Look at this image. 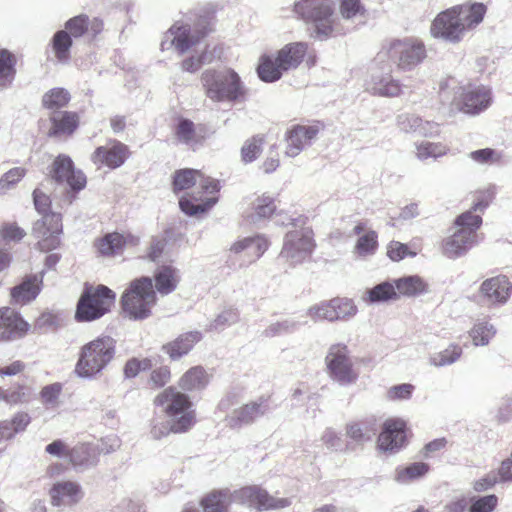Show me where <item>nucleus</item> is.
<instances>
[{"label":"nucleus","mask_w":512,"mask_h":512,"mask_svg":"<svg viewBox=\"0 0 512 512\" xmlns=\"http://www.w3.org/2000/svg\"><path fill=\"white\" fill-rule=\"evenodd\" d=\"M485 14L483 3L455 5L436 15L430 25V34L434 39L458 44L483 21Z\"/></svg>","instance_id":"nucleus-1"},{"label":"nucleus","mask_w":512,"mask_h":512,"mask_svg":"<svg viewBox=\"0 0 512 512\" xmlns=\"http://www.w3.org/2000/svg\"><path fill=\"white\" fill-rule=\"evenodd\" d=\"M198 184L197 195L183 196L179 200L180 209L189 216H195L199 213L208 211L217 202L216 197L203 199V194H215L219 191V182L203 176L198 170L183 169L176 171L173 179V188L175 192L189 189Z\"/></svg>","instance_id":"nucleus-2"},{"label":"nucleus","mask_w":512,"mask_h":512,"mask_svg":"<svg viewBox=\"0 0 512 512\" xmlns=\"http://www.w3.org/2000/svg\"><path fill=\"white\" fill-rule=\"evenodd\" d=\"M293 11L316 40H327L338 32L332 0H299L295 2Z\"/></svg>","instance_id":"nucleus-3"},{"label":"nucleus","mask_w":512,"mask_h":512,"mask_svg":"<svg viewBox=\"0 0 512 512\" xmlns=\"http://www.w3.org/2000/svg\"><path fill=\"white\" fill-rule=\"evenodd\" d=\"M205 95L213 102L239 103L247 90L237 72L231 68L206 69L201 74Z\"/></svg>","instance_id":"nucleus-4"},{"label":"nucleus","mask_w":512,"mask_h":512,"mask_svg":"<svg viewBox=\"0 0 512 512\" xmlns=\"http://www.w3.org/2000/svg\"><path fill=\"white\" fill-rule=\"evenodd\" d=\"M426 57L425 44L420 39L406 37L383 42L377 53V63L388 62L398 71L410 72L423 63Z\"/></svg>","instance_id":"nucleus-5"},{"label":"nucleus","mask_w":512,"mask_h":512,"mask_svg":"<svg viewBox=\"0 0 512 512\" xmlns=\"http://www.w3.org/2000/svg\"><path fill=\"white\" fill-rule=\"evenodd\" d=\"M116 342L112 337H98L85 345L79 352L74 373L81 379H95L114 359Z\"/></svg>","instance_id":"nucleus-6"},{"label":"nucleus","mask_w":512,"mask_h":512,"mask_svg":"<svg viewBox=\"0 0 512 512\" xmlns=\"http://www.w3.org/2000/svg\"><path fill=\"white\" fill-rule=\"evenodd\" d=\"M307 48L304 42L289 43L277 52L276 58L269 55L262 56L257 68L258 76L264 82L279 80L284 72L300 65Z\"/></svg>","instance_id":"nucleus-7"},{"label":"nucleus","mask_w":512,"mask_h":512,"mask_svg":"<svg viewBox=\"0 0 512 512\" xmlns=\"http://www.w3.org/2000/svg\"><path fill=\"white\" fill-rule=\"evenodd\" d=\"M33 198L35 208L43 214L42 219L35 222L33 233L38 238V245L42 251L53 250L60 244L61 216L56 213H47L50 205L49 198L38 189L34 190Z\"/></svg>","instance_id":"nucleus-8"},{"label":"nucleus","mask_w":512,"mask_h":512,"mask_svg":"<svg viewBox=\"0 0 512 512\" xmlns=\"http://www.w3.org/2000/svg\"><path fill=\"white\" fill-rule=\"evenodd\" d=\"M154 404L162 407L165 414L174 421L177 432L188 431L195 423V412L189 397L174 387H168L159 393Z\"/></svg>","instance_id":"nucleus-9"},{"label":"nucleus","mask_w":512,"mask_h":512,"mask_svg":"<svg viewBox=\"0 0 512 512\" xmlns=\"http://www.w3.org/2000/svg\"><path fill=\"white\" fill-rule=\"evenodd\" d=\"M481 223V217L471 211L457 217L455 221L457 230L444 241V255L455 259L465 254L477 242L476 230Z\"/></svg>","instance_id":"nucleus-10"},{"label":"nucleus","mask_w":512,"mask_h":512,"mask_svg":"<svg viewBox=\"0 0 512 512\" xmlns=\"http://www.w3.org/2000/svg\"><path fill=\"white\" fill-rule=\"evenodd\" d=\"M155 301L156 294L149 277L132 281L121 299L123 310L133 319L147 318Z\"/></svg>","instance_id":"nucleus-11"},{"label":"nucleus","mask_w":512,"mask_h":512,"mask_svg":"<svg viewBox=\"0 0 512 512\" xmlns=\"http://www.w3.org/2000/svg\"><path fill=\"white\" fill-rule=\"evenodd\" d=\"M115 297V293L107 286L86 285L77 304V320L93 321L101 318L110 310Z\"/></svg>","instance_id":"nucleus-12"},{"label":"nucleus","mask_w":512,"mask_h":512,"mask_svg":"<svg viewBox=\"0 0 512 512\" xmlns=\"http://www.w3.org/2000/svg\"><path fill=\"white\" fill-rule=\"evenodd\" d=\"M329 377L341 386L354 384L358 379V372L354 369L349 356L348 347L344 344L330 346L325 357Z\"/></svg>","instance_id":"nucleus-13"},{"label":"nucleus","mask_w":512,"mask_h":512,"mask_svg":"<svg viewBox=\"0 0 512 512\" xmlns=\"http://www.w3.org/2000/svg\"><path fill=\"white\" fill-rule=\"evenodd\" d=\"M403 85L392 76V65L388 62L377 63V56L365 80V90L373 96L398 97L402 94Z\"/></svg>","instance_id":"nucleus-14"},{"label":"nucleus","mask_w":512,"mask_h":512,"mask_svg":"<svg viewBox=\"0 0 512 512\" xmlns=\"http://www.w3.org/2000/svg\"><path fill=\"white\" fill-rule=\"evenodd\" d=\"M314 247L313 232L310 228L294 229L284 236L280 257L295 266L308 259Z\"/></svg>","instance_id":"nucleus-15"},{"label":"nucleus","mask_w":512,"mask_h":512,"mask_svg":"<svg viewBox=\"0 0 512 512\" xmlns=\"http://www.w3.org/2000/svg\"><path fill=\"white\" fill-rule=\"evenodd\" d=\"M232 504L258 511L284 508L290 505L287 498H275L257 485L244 486L231 490Z\"/></svg>","instance_id":"nucleus-16"},{"label":"nucleus","mask_w":512,"mask_h":512,"mask_svg":"<svg viewBox=\"0 0 512 512\" xmlns=\"http://www.w3.org/2000/svg\"><path fill=\"white\" fill-rule=\"evenodd\" d=\"M460 111L476 115L486 110L492 103L490 88L484 85L460 87L455 98Z\"/></svg>","instance_id":"nucleus-17"},{"label":"nucleus","mask_w":512,"mask_h":512,"mask_svg":"<svg viewBox=\"0 0 512 512\" xmlns=\"http://www.w3.org/2000/svg\"><path fill=\"white\" fill-rule=\"evenodd\" d=\"M52 178L59 184H66L74 191H80L86 186V176L81 170H76L72 159L64 154L58 155L53 162Z\"/></svg>","instance_id":"nucleus-18"},{"label":"nucleus","mask_w":512,"mask_h":512,"mask_svg":"<svg viewBox=\"0 0 512 512\" xmlns=\"http://www.w3.org/2000/svg\"><path fill=\"white\" fill-rule=\"evenodd\" d=\"M204 34L193 33L188 25L174 24L164 35L161 42V49L174 47L179 54H184L191 47L198 44Z\"/></svg>","instance_id":"nucleus-19"},{"label":"nucleus","mask_w":512,"mask_h":512,"mask_svg":"<svg viewBox=\"0 0 512 512\" xmlns=\"http://www.w3.org/2000/svg\"><path fill=\"white\" fill-rule=\"evenodd\" d=\"M405 423L400 419L385 421L383 430L378 437V447L383 452L396 453L405 444Z\"/></svg>","instance_id":"nucleus-20"},{"label":"nucleus","mask_w":512,"mask_h":512,"mask_svg":"<svg viewBox=\"0 0 512 512\" xmlns=\"http://www.w3.org/2000/svg\"><path fill=\"white\" fill-rule=\"evenodd\" d=\"M83 491L75 481H57L49 490L51 504L55 507H70L83 498Z\"/></svg>","instance_id":"nucleus-21"},{"label":"nucleus","mask_w":512,"mask_h":512,"mask_svg":"<svg viewBox=\"0 0 512 512\" xmlns=\"http://www.w3.org/2000/svg\"><path fill=\"white\" fill-rule=\"evenodd\" d=\"M269 411L267 399L259 398L256 401L245 404L226 417L227 425L231 428H239L249 425Z\"/></svg>","instance_id":"nucleus-22"},{"label":"nucleus","mask_w":512,"mask_h":512,"mask_svg":"<svg viewBox=\"0 0 512 512\" xmlns=\"http://www.w3.org/2000/svg\"><path fill=\"white\" fill-rule=\"evenodd\" d=\"M319 133L317 126L295 125L286 133V150L288 157H296L309 146Z\"/></svg>","instance_id":"nucleus-23"},{"label":"nucleus","mask_w":512,"mask_h":512,"mask_svg":"<svg viewBox=\"0 0 512 512\" xmlns=\"http://www.w3.org/2000/svg\"><path fill=\"white\" fill-rule=\"evenodd\" d=\"M512 284L506 276H496L485 280L480 286L481 294L492 304H504L508 301Z\"/></svg>","instance_id":"nucleus-24"},{"label":"nucleus","mask_w":512,"mask_h":512,"mask_svg":"<svg viewBox=\"0 0 512 512\" xmlns=\"http://www.w3.org/2000/svg\"><path fill=\"white\" fill-rule=\"evenodd\" d=\"M128 147L121 142H113L110 146L98 147L92 155L95 164H104L109 168H118L126 160Z\"/></svg>","instance_id":"nucleus-25"},{"label":"nucleus","mask_w":512,"mask_h":512,"mask_svg":"<svg viewBox=\"0 0 512 512\" xmlns=\"http://www.w3.org/2000/svg\"><path fill=\"white\" fill-rule=\"evenodd\" d=\"M29 324L10 308L0 309V340H10L27 332Z\"/></svg>","instance_id":"nucleus-26"},{"label":"nucleus","mask_w":512,"mask_h":512,"mask_svg":"<svg viewBox=\"0 0 512 512\" xmlns=\"http://www.w3.org/2000/svg\"><path fill=\"white\" fill-rule=\"evenodd\" d=\"M202 339V333L199 331H190L178 336L162 346V350L169 355L171 360H178L189 353L194 345Z\"/></svg>","instance_id":"nucleus-27"},{"label":"nucleus","mask_w":512,"mask_h":512,"mask_svg":"<svg viewBox=\"0 0 512 512\" xmlns=\"http://www.w3.org/2000/svg\"><path fill=\"white\" fill-rule=\"evenodd\" d=\"M69 460L73 466L87 469L97 465L99 461V451L95 444L81 443L71 448Z\"/></svg>","instance_id":"nucleus-28"},{"label":"nucleus","mask_w":512,"mask_h":512,"mask_svg":"<svg viewBox=\"0 0 512 512\" xmlns=\"http://www.w3.org/2000/svg\"><path fill=\"white\" fill-rule=\"evenodd\" d=\"M154 278L155 287L162 295L172 293L180 281L178 269L170 264L159 266L155 272Z\"/></svg>","instance_id":"nucleus-29"},{"label":"nucleus","mask_w":512,"mask_h":512,"mask_svg":"<svg viewBox=\"0 0 512 512\" xmlns=\"http://www.w3.org/2000/svg\"><path fill=\"white\" fill-rule=\"evenodd\" d=\"M42 279L37 275L26 277L21 284L11 290V297L14 303L26 304L34 300L40 292Z\"/></svg>","instance_id":"nucleus-30"},{"label":"nucleus","mask_w":512,"mask_h":512,"mask_svg":"<svg viewBox=\"0 0 512 512\" xmlns=\"http://www.w3.org/2000/svg\"><path fill=\"white\" fill-rule=\"evenodd\" d=\"M50 120L52 127L49 136L71 135L78 127L79 119L74 112H54Z\"/></svg>","instance_id":"nucleus-31"},{"label":"nucleus","mask_w":512,"mask_h":512,"mask_svg":"<svg viewBox=\"0 0 512 512\" xmlns=\"http://www.w3.org/2000/svg\"><path fill=\"white\" fill-rule=\"evenodd\" d=\"M231 490L221 489L213 491L202 499L201 505L204 512H227L232 505Z\"/></svg>","instance_id":"nucleus-32"},{"label":"nucleus","mask_w":512,"mask_h":512,"mask_svg":"<svg viewBox=\"0 0 512 512\" xmlns=\"http://www.w3.org/2000/svg\"><path fill=\"white\" fill-rule=\"evenodd\" d=\"M463 355V348L457 343H450L445 349L430 354L428 363L435 368H442L458 362Z\"/></svg>","instance_id":"nucleus-33"},{"label":"nucleus","mask_w":512,"mask_h":512,"mask_svg":"<svg viewBox=\"0 0 512 512\" xmlns=\"http://www.w3.org/2000/svg\"><path fill=\"white\" fill-rule=\"evenodd\" d=\"M496 333L494 325L485 319L476 320L468 332L474 346H487Z\"/></svg>","instance_id":"nucleus-34"},{"label":"nucleus","mask_w":512,"mask_h":512,"mask_svg":"<svg viewBox=\"0 0 512 512\" xmlns=\"http://www.w3.org/2000/svg\"><path fill=\"white\" fill-rule=\"evenodd\" d=\"M208 375L203 367L190 368L180 379L179 386L183 390L193 391L203 389L208 384Z\"/></svg>","instance_id":"nucleus-35"},{"label":"nucleus","mask_w":512,"mask_h":512,"mask_svg":"<svg viewBox=\"0 0 512 512\" xmlns=\"http://www.w3.org/2000/svg\"><path fill=\"white\" fill-rule=\"evenodd\" d=\"M378 248V235L374 230H368L358 237L353 254L358 258H367L376 253Z\"/></svg>","instance_id":"nucleus-36"},{"label":"nucleus","mask_w":512,"mask_h":512,"mask_svg":"<svg viewBox=\"0 0 512 512\" xmlns=\"http://www.w3.org/2000/svg\"><path fill=\"white\" fill-rule=\"evenodd\" d=\"M174 134L179 143L190 147L201 142V138L196 133L195 124L189 119H179Z\"/></svg>","instance_id":"nucleus-37"},{"label":"nucleus","mask_w":512,"mask_h":512,"mask_svg":"<svg viewBox=\"0 0 512 512\" xmlns=\"http://www.w3.org/2000/svg\"><path fill=\"white\" fill-rule=\"evenodd\" d=\"M429 471V465L424 462H415L406 467L395 470L394 479L400 484H408L423 477Z\"/></svg>","instance_id":"nucleus-38"},{"label":"nucleus","mask_w":512,"mask_h":512,"mask_svg":"<svg viewBox=\"0 0 512 512\" xmlns=\"http://www.w3.org/2000/svg\"><path fill=\"white\" fill-rule=\"evenodd\" d=\"M415 156L420 161L437 159L446 155L449 147L441 142L421 141L415 144Z\"/></svg>","instance_id":"nucleus-39"},{"label":"nucleus","mask_w":512,"mask_h":512,"mask_svg":"<svg viewBox=\"0 0 512 512\" xmlns=\"http://www.w3.org/2000/svg\"><path fill=\"white\" fill-rule=\"evenodd\" d=\"M396 291L404 296H416L426 289V284L419 276H407L395 281Z\"/></svg>","instance_id":"nucleus-40"},{"label":"nucleus","mask_w":512,"mask_h":512,"mask_svg":"<svg viewBox=\"0 0 512 512\" xmlns=\"http://www.w3.org/2000/svg\"><path fill=\"white\" fill-rule=\"evenodd\" d=\"M128 239L117 232L109 233L99 240L97 247L99 252L104 256H111L119 253Z\"/></svg>","instance_id":"nucleus-41"},{"label":"nucleus","mask_w":512,"mask_h":512,"mask_svg":"<svg viewBox=\"0 0 512 512\" xmlns=\"http://www.w3.org/2000/svg\"><path fill=\"white\" fill-rule=\"evenodd\" d=\"M333 322L348 321L357 314V306L348 298H333Z\"/></svg>","instance_id":"nucleus-42"},{"label":"nucleus","mask_w":512,"mask_h":512,"mask_svg":"<svg viewBox=\"0 0 512 512\" xmlns=\"http://www.w3.org/2000/svg\"><path fill=\"white\" fill-rule=\"evenodd\" d=\"M276 210L274 199L270 196H260L253 202V212L249 215L252 222L270 217Z\"/></svg>","instance_id":"nucleus-43"},{"label":"nucleus","mask_w":512,"mask_h":512,"mask_svg":"<svg viewBox=\"0 0 512 512\" xmlns=\"http://www.w3.org/2000/svg\"><path fill=\"white\" fill-rule=\"evenodd\" d=\"M368 300L372 303L385 302L397 299L398 293L395 284L385 281L367 290Z\"/></svg>","instance_id":"nucleus-44"},{"label":"nucleus","mask_w":512,"mask_h":512,"mask_svg":"<svg viewBox=\"0 0 512 512\" xmlns=\"http://www.w3.org/2000/svg\"><path fill=\"white\" fill-rule=\"evenodd\" d=\"M333 299L321 301L319 303L311 305L307 311L306 315L313 321V322H320V321H328L333 322Z\"/></svg>","instance_id":"nucleus-45"},{"label":"nucleus","mask_w":512,"mask_h":512,"mask_svg":"<svg viewBox=\"0 0 512 512\" xmlns=\"http://www.w3.org/2000/svg\"><path fill=\"white\" fill-rule=\"evenodd\" d=\"M300 326V323L292 318H286L274 323H271L262 332L263 336L273 338L284 334L295 332Z\"/></svg>","instance_id":"nucleus-46"},{"label":"nucleus","mask_w":512,"mask_h":512,"mask_svg":"<svg viewBox=\"0 0 512 512\" xmlns=\"http://www.w3.org/2000/svg\"><path fill=\"white\" fill-rule=\"evenodd\" d=\"M14 58L7 50L0 51V87L4 88L10 85L14 79Z\"/></svg>","instance_id":"nucleus-47"},{"label":"nucleus","mask_w":512,"mask_h":512,"mask_svg":"<svg viewBox=\"0 0 512 512\" xmlns=\"http://www.w3.org/2000/svg\"><path fill=\"white\" fill-rule=\"evenodd\" d=\"M264 137L255 135L247 139L241 148V160L245 163H251L258 158L262 152Z\"/></svg>","instance_id":"nucleus-48"},{"label":"nucleus","mask_w":512,"mask_h":512,"mask_svg":"<svg viewBox=\"0 0 512 512\" xmlns=\"http://www.w3.org/2000/svg\"><path fill=\"white\" fill-rule=\"evenodd\" d=\"M71 45L72 39L67 31L60 30L53 36L52 46L59 61L68 60Z\"/></svg>","instance_id":"nucleus-49"},{"label":"nucleus","mask_w":512,"mask_h":512,"mask_svg":"<svg viewBox=\"0 0 512 512\" xmlns=\"http://www.w3.org/2000/svg\"><path fill=\"white\" fill-rule=\"evenodd\" d=\"M502 153L492 148H483L475 151H471L468 154L473 162L479 165H493L499 164L502 161Z\"/></svg>","instance_id":"nucleus-50"},{"label":"nucleus","mask_w":512,"mask_h":512,"mask_svg":"<svg viewBox=\"0 0 512 512\" xmlns=\"http://www.w3.org/2000/svg\"><path fill=\"white\" fill-rule=\"evenodd\" d=\"M26 172V169L23 167H14L4 173L0 177V195H5L8 191L15 188L24 178Z\"/></svg>","instance_id":"nucleus-51"},{"label":"nucleus","mask_w":512,"mask_h":512,"mask_svg":"<svg viewBox=\"0 0 512 512\" xmlns=\"http://www.w3.org/2000/svg\"><path fill=\"white\" fill-rule=\"evenodd\" d=\"M70 100L68 91L62 88H54L43 96V105L51 110L64 107Z\"/></svg>","instance_id":"nucleus-52"},{"label":"nucleus","mask_w":512,"mask_h":512,"mask_svg":"<svg viewBox=\"0 0 512 512\" xmlns=\"http://www.w3.org/2000/svg\"><path fill=\"white\" fill-rule=\"evenodd\" d=\"M62 390L63 385L59 382L44 386L40 392L42 403L49 408L58 407Z\"/></svg>","instance_id":"nucleus-53"},{"label":"nucleus","mask_w":512,"mask_h":512,"mask_svg":"<svg viewBox=\"0 0 512 512\" xmlns=\"http://www.w3.org/2000/svg\"><path fill=\"white\" fill-rule=\"evenodd\" d=\"M249 247L246 255L249 257V262L258 260L268 249L269 242L263 235L250 236Z\"/></svg>","instance_id":"nucleus-54"},{"label":"nucleus","mask_w":512,"mask_h":512,"mask_svg":"<svg viewBox=\"0 0 512 512\" xmlns=\"http://www.w3.org/2000/svg\"><path fill=\"white\" fill-rule=\"evenodd\" d=\"M65 28L70 36L81 37L89 29V19L86 15H79L66 22Z\"/></svg>","instance_id":"nucleus-55"},{"label":"nucleus","mask_w":512,"mask_h":512,"mask_svg":"<svg viewBox=\"0 0 512 512\" xmlns=\"http://www.w3.org/2000/svg\"><path fill=\"white\" fill-rule=\"evenodd\" d=\"M421 118L415 114L402 113L396 118V125L404 133H417Z\"/></svg>","instance_id":"nucleus-56"},{"label":"nucleus","mask_w":512,"mask_h":512,"mask_svg":"<svg viewBox=\"0 0 512 512\" xmlns=\"http://www.w3.org/2000/svg\"><path fill=\"white\" fill-rule=\"evenodd\" d=\"M239 313L236 309H227L221 312L216 319L210 324V330H221L226 326L237 323Z\"/></svg>","instance_id":"nucleus-57"},{"label":"nucleus","mask_w":512,"mask_h":512,"mask_svg":"<svg viewBox=\"0 0 512 512\" xmlns=\"http://www.w3.org/2000/svg\"><path fill=\"white\" fill-rule=\"evenodd\" d=\"M171 432L178 433L174 429V421L170 419V421L166 420H153L151 427V437L155 440H160L163 437L168 436Z\"/></svg>","instance_id":"nucleus-58"},{"label":"nucleus","mask_w":512,"mask_h":512,"mask_svg":"<svg viewBox=\"0 0 512 512\" xmlns=\"http://www.w3.org/2000/svg\"><path fill=\"white\" fill-rule=\"evenodd\" d=\"M346 435L360 444L371 440L373 433L364 430L360 423L351 422L346 425Z\"/></svg>","instance_id":"nucleus-59"},{"label":"nucleus","mask_w":512,"mask_h":512,"mask_svg":"<svg viewBox=\"0 0 512 512\" xmlns=\"http://www.w3.org/2000/svg\"><path fill=\"white\" fill-rule=\"evenodd\" d=\"M497 503L498 498L494 494L479 497L470 506V512H492Z\"/></svg>","instance_id":"nucleus-60"},{"label":"nucleus","mask_w":512,"mask_h":512,"mask_svg":"<svg viewBox=\"0 0 512 512\" xmlns=\"http://www.w3.org/2000/svg\"><path fill=\"white\" fill-rule=\"evenodd\" d=\"M212 59L207 58V52L204 51L200 56H191L184 59L181 63V69L185 72L195 73L205 63H210Z\"/></svg>","instance_id":"nucleus-61"},{"label":"nucleus","mask_w":512,"mask_h":512,"mask_svg":"<svg viewBox=\"0 0 512 512\" xmlns=\"http://www.w3.org/2000/svg\"><path fill=\"white\" fill-rule=\"evenodd\" d=\"M413 390L414 386L412 384L403 383L391 387L387 392V396L390 400H405L411 397Z\"/></svg>","instance_id":"nucleus-62"},{"label":"nucleus","mask_w":512,"mask_h":512,"mask_svg":"<svg viewBox=\"0 0 512 512\" xmlns=\"http://www.w3.org/2000/svg\"><path fill=\"white\" fill-rule=\"evenodd\" d=\"M387 255L393 261H400L407 255L414 256L415 253L409 252L407 245L398 241H392L387 247Z\"/></svg>","instance_id":"nucleus-63"},{"label":"nucleus","mask_w":512,"mask_h":512,"mask_svg":"<svg viewBox=\"0 0 512 512\" xmlns=\"http://www.w3.org/2000/svg\"><path fill=\"white\" fill-rule=\"evenodd\" d=\"M322 443L331 450H340L342 448V439L340 434L332 428H326L321 436Z\"/></svg>","instance_id":"nucleus-64"}]
</instances>
